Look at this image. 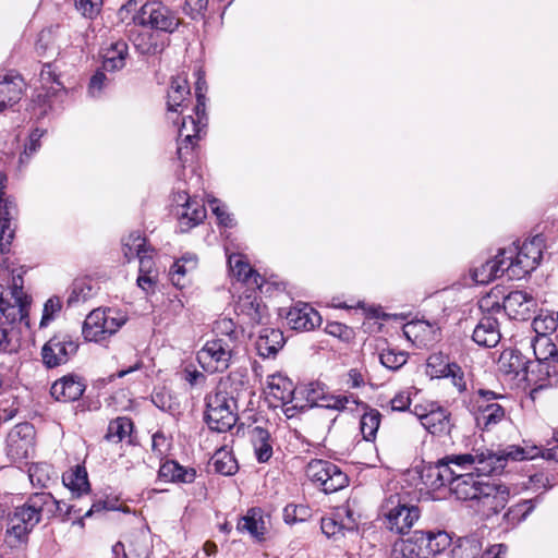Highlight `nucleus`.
<instances>
[{"label":"nucleus","mask_w":558,"mask_h":558,"mask_svg":"<svg viewBox=\"0 0 558 558\" xmlns=\"http://www.w3.org/2000/svg\"><path fill=\"white\" fill-rule=\"evenodd\" d=\"M539 452L541 450L537 447L508 446L505 449L494 451L481 446L473 447L470 452L449 454L444 459L445 463L449 464L457 473L474 472L478 476H492L500 474L509 460L534 459Z\"/></svg>","instance_id":"f257e3e1"},{"label":"nucleus","mask_w":558,"mask_h":558,"mask_svg":"<svg viewBox=\"0 0 558 558\" xmlns=\"http://www.w3.org/2000/svg\"><path fill=\"white\" fill-rule=\"evenodd\" d=\"M444 481H450V492L459 500H476L483 509L498 513L508 504L509 487L497 482L483 480L474 472L457 473L456 470L440 469Z\"/></svg>","instance_id":"f03ea898"},{"label":"nucleus","mask_w":558,"mask_h":558,"mask_svg":"<svg viewBox=\"0 0 558 558\" xmlns=\"http://www.w3.org/2000/svg\"><path fill=\"white\" fill-rule=\"evenodd\" d=\"M61 504L50 493H35L27 501L8 514L4 542L10 548L26 545L34 527L43 515H56Z\"/></svg>","instance_id":"7ed1b4c3"},{"label":"nucleus","mask_w":558,"mask_h":558,"mask_svg":"<svg viewBox=\"0 0 558 558\" xmlns=\"http://www.w3.org/2000/svg\"><path fill=\"white\" fill-rule=\"evenodd\" d=\"M235 377V374H230L221 379L217 390L206 399V422L211 429L219 433L231 429L238 420L235 410L239 392L236 387L233 388Z\"/></svg>","instance_id":"20e7f679"},{"label":"nucleus","mask_w":558,"mask_h":558,"mask_svg":"<svg viewBox=\"0 0 558 558\" xmlns=\"http://www.w3.org/2000/svg\"><path fill=\"white\" fill-rule=\"evenodd\" d=\"M544 247V236L536 234L522 244L513 243L499 250L500 256L506 259L507 277L511 280H518L535 270L542 260Z\"/></svg>","instance_id":"39448f33"},{"label":"nucleus","mask_w":558,"mask_h":558,"mask_svg":"<svg viewBox=\"0 0 558 558\" xmlns=\"http://www.w3.org/2000/svg\"><path fill=\"white\" fill-rule=\"evenodd\" d=\"M10 270L8 258L2 254L0 256V282L10 280ZM10 299L3 298V286L0 283V313L8 323L26 322L28 317V308L31 300L23 291V279L19 276L11 278Z\"/></svg>","instance_id":"423d86ee"},{"label":"nucleus","mask_w":558,"mask_h":558,"mask_svg":"<svg viewBox=\"0 0 558 558\" xmlns=\"http://www.w3.org/2000/svg\"><path fill=\"white\" fill-rule=\"evenodd\" d=\"M449 543V536L444 531H415L409 538L393 543L390 558H418L425 551L436 554Z\"/></svg>","instance_id":"0eeeda50"},{"label":"nucleus","mask_w":558,"mask_h":558,"mask_svg":"<svg viewBox=\"0 0 558 558\" xmlns=\"http://www.w3.org/2000/svg\"><path fill=\"white\" fill-rule=\"evenodd\" d=\"M126 322L128 315L118 308H96L86 316L82 333L87 341H104L114 335Z\"/></svg>","instance_id":"6e6552de"},{"label":"nucleus","mask_w":558,"mask_h":558,"mask_svg":"<svg viewBox=\"0 0 558 558\" xmlns=\"http://www.w3.org/2000/svg\"><path fill=\"white\" fill-rule=\"evenodd\" d=\"M381 514L390 531L403 534L418 520L420 510L416 506H409L399 494H393L384 500Z\"/></svg>","instance_id":"1a4fd4ad"},{"label":"nucleus","mask_w":558,"mask_h":558,"mask_svg":"<svg viewBox=\"0 0 558 558\" xmlns=\"http://www.w3.org/2000/svg\"><path fill=\"white\" fill-rule=\"evenodd\" d=\"M505 399V396L490 390H477L472 399V411L476 425L483 429H490L500 423L505 418L506 412L498 400Z\"/></svg>","instance_id":"9d476101"},{"label":"nucleus","mask_w":558,"mask_h":558,"mask_svg":"<svg viewBox=\"0 0 558 558\" xmlns=\"http://www.w3.org/2000/svg\"><path fill=\"white\" fill-rule=\"evenodd\" d=\"M234 349L231 338H215L197 352V361L206 372L221 373L229 367Z\"/></svg>","instance_id":"9b49d317"},{"label":"nucleus","mask_w":558,"mask_h":558,"mask_svg":"<svg viewBox=\"0 0 558 558\" xmlns=\"http://www.w3.org/2000/svg\"><path fill=\"white\" fill-rule=\"evenodd\" d=\"M305 473L326 494L338 492L348 485V476L330 461L312 460L307 463Z\"/></svg>","instance_id":"f8f14e48"},{"label":"nucleus","mask_w":558,"mask_h":558,"mask_svg":"<svg viewBox=\"0 0 558 558\" xmlns=\"http://www.w3.org/2000/svg\"><path fill=\"white\" fill-rule=\"evenodd\" d=\"M137 20L142 26L166 33H173L181 24L177 13L160 1H148L142 5Z\"/></svg>","instance_id":"ddd939ff"},{"label":"nucleus","mask_w":558,"mask_h":558,"mask_svg":"<svg viewBox=\"0 0 558 558\" xmlns=\"http://www.w3.org/2000/svg\"><path fill=\"white\" fill-rule=\"evenodd\" d=\"M35 429L29 423L14 426L7 439L8 454L14 461L28 459L34 452Z\"/></svg>","instance_id":"4468645a"},{"label":"nucleus","mask_w":558,"mask_h":558,"mask_svg":"<svg viewBox=\"0 0 558 558\" xmlns=\"http://www.w3.org/2000/svg\"><path fill=\"white\" fill-rule=\"evenodd\" d=\"M77 344L66 337H52L41 349L44 364L49 367H57L68 362L71 355L77 351Z\"/></svg>","instance_id":"2eb2a0df"},{"label":"nucleus","mask_w":558,"mask_h":558,"mask_svg":"<svg viewBox=\"0 0 558 558\" xmlns=\"http://www.w3.org/2000/svg\"><path fill=\"white\" fill-rule=\"evenodd\" d=\"M174 201L179 204L177 211L181 232H186L199 225L206 218V208L196 199H192L185 192H179Z\"/></svg>","instance_id":"dca6fc26"},{"label":"nucleus","mask_w":558,"mask_h":558,"mask_svg":"<svg viewBox=\"0 0 558 558\" xmlns=\"http://www.w3.org/2000/svg\"><path fill=\"white\" fill-rule=\"evenodd\" d=\"M204 126L201 120H196L193 116L183 118L179 129V141L177 155L179 160L184 165L190 160L193 155L195 141L199 138V133Z\"/></svg>","instance_id":"f3484780"},{"label":"nucleus","mask_w":558,"mask_h":558,"mask_svg":"<svg viewBox=\"0 0 558 558\" xmlns=\"http://www.w3.org/2000/svg\"><path fill=\"white\" fill-rule=\"evenodd\" d=\"M306 400L312 407L316 405L339 412L348 409L349 404H359L357 399L353 395L327 393L318 385H311L306 389Z\"/></svg>","instance_id":"a211bd4d"},{"label":"nucleus","mask_w":558,"mask_h":558,"mask_svg":"<svg viewBox=\"0 0 558 558\" xmlns=\"http://www.w3.org/2000/svg\"><path fill=\"white\" fill-rule=\"evenodd\" d=\"M234 311L243 324L252 327L263 324L266 318V306L262 300L252 294L241 295Z\"/></svg>","instance_id":"6ab92c4d"},{"label":"nucleus","mask_w":558,"mask_h":558,"mask_svg":"<svg viewBox=\"0 0 558 558\" xmlns=\"http://www.w3.org/2000/svg\"><path fill=\"white\" fill-rule=\"evenodd\" d=\"M25 89V82L19 74H0V112L17 104Z\"/></svg>","instance_id":"aec40b11"},{"label":"nucleus","mask_w":558,"mask_h":558,"mask_svg":"<svg viewBox=\"0 0 558 558\" xmlns=\"http://www.w3.org/2000/svg\"><path fill=\"white\" fill-rule=\"evenodd\" d=\"M504 310L510 318L525 320L536 306L532 295L524 291H512L504 299Z\"/></svg>","instance_id":"412c9836"},{"label":"nucleus","mask_w":558,"mask_h":558,"mask_svg":"<svg viewBox=\"0 0 558 558\" xmlns=\"http://www.w3.org/2000/svg\"><path fill=\"white\" fill-rule=\"evenodd\" d=\"M527 364L529 360L515 349L504 350L498 360L499 371L519 380L527 379Z\"/></svg>","instance_id":"4be33fe9"},{"label":"nucleus","mask_w":558,"mask_h":558,"mask_svg":"<svg viewBox=\"0 0 558 558\" xmlns=\"http://www.w3.org/2000/svg\"><path fill=\"white\" fill-rule=\"evenodd\" d=\"M402 331L418 348L432 345L438 338V328L426 320L410 322L403 326Z\"/></svg>","instance_id":"5701e85b"},{"label":"nucleus","mask_w":558,"mask_h":558,"mask_svg":"<svg viewBox=\"0 0 558 558\" xmlns=\"http://www.w3.org/2000/svg\"><path fill=\"white\" fill-rule=\"evenodd\" d=\"M287 320L292 329L307 331L319 326L322 317L308 304L299 303L288 312Z\"/></svg>","instance_id":"b1692460"},{"label":"nucleus","mask_w":558,"mask_h":558,"mask_svg":"<svg viewBox=\"0 0 558 558\" xmlns=\"http://www.w3.org/2000/svg\"><path fill=\"white\" fill-rule=\"evenodd\" d=\"M472 339L481 347H496L501 339L497 319L492 316H484L481 318L473 330Z\"/></svg>","instance_id":"393cba45"},{"label":"nucleus","mask_w":558,"mask_h":558,"mask_svg":"<svg viewBox=\"0 0 558 558\" xmlns=\"http://www.w3.org/2000/svg\"><path fill=\"white\" fill-rule=\"evenodd\" d=\"M421 424L433 435L442 436L448 435L451 430L452 424L450 421V413L435 404L430 405L428 414L421 415Z\"/></svg>","instance_id":"a878e982"},{"label":"nucleus","mask_w":558,"mask_h":558,"mask_svg":"<svg viewBox=\"0 0 558 558\" xmlns=\"http://www.w3.org/2000/svg\"><path fill=\"white\" fill-rule=\"evenodd\" d=\"M505 268L506 259L500 256L499 252L494 259L471 269V277L476 283L486 284L504 275L507 276Z\"/></svg>","instance_id":"bb28decb"},{"label":"nucleus","mask_w":558,"mask_h":558,"mask_svg":"<svg viewBox=\"0 0 558 558\" xmlns=\"http://www.w3.org/2000/svg\"><path fill=\"white\" fill-rule=\"evenodd\" d=\"M84 385L72 376H65L56 380L50 389L51 396L62 402L77 400L84 392Z\"/></svg>","instance_id":"cd10ccee"},{"label":"nucleus","mask_w":558,"mask_h":558,"mask_svg":"<svg viewBox=\"0 0 558 558\" xmlns=\"http://www.w3.org/2000/svg\"><path fill=\"white\" fill-rule=\"evenodd\" d=\"M189 96L190 86L186 77L182 75L173 77L167 96L168 110L172 112H183Z\"/></svg>","instance_id":"c85d7f7f"},{"label":"nucleus","mask_w":558,"mask_h":558,"mask_svg":"<svg viewBox=\"0 0 558 558\" xmlns=\"http://www.w3.org/2000/svg\"><path fill=\"white\" fill-rule=\"evenodd\" d=\"M126 542L130 558L149 557L153 549L149 530L142 527L131 532Z\"/></svg>","instance_id":"c756f323"},{"label":"nucleus","mask_w":558,"mask_h":558,"mask_svg":"<svg viewBox=\"0 0 558 558\" xmlns=\"http://www.w3.org/2000/svg\"><path fill=\"white\" fill-rule=\"evenodd\" d=\"M236 529L239 532L250 534L257 541L264 539L267 529L262 510L258 508L250 509L247 513L239 520Z\"/></svg>","instance_id":"7c9ffc66"},{"label":"nucleus","mask_w":558,"mask_h":558,"mask_svg":"<svg viewBox=\"0 0 558 558\" xmlns=\"http://www.w3.org/2000/svg\"><path fill=\"white\" fill-rule=\"evenodd\" d=\"M158 475L169 482L190 484L196 478V470L185 468L174 460H168L160 465Z\"/></svg>","instance_id":"2f4dec72"},{"label":"nucleus","mask_w":558,"mask_h":558,"mask_svg":"<svg viewBox=\"0 0 558 558\" xmlns=\"http://www.w3.org/2000/svg\"><path fill=\"white\" fill-rule=\"evenodd\" d=\"M460 371L457 364H450L445 362L441 354H433L427 359V373L432 377H449L452 376L454 385L460 391L465 388V384L462 383V378L459 377V381H456L457 373Z\"/></svg>","instance_id":"473e14b6"},{"label":"nucleus","mask_w":558,"mask_h":558,"mask_svg":"<svg viewBox=\"0 0 558 558\" xmlns=\"http://www.w3.org/2000/svg\"><path fill=\"white\" fill-rule=\"evenodd\" d=\"M283 342V335L279 329L264 328L256 341V348L259 355L269 357L282 348Z\"/></svg>","instance_id":"72a5a7b5"},{"label":"nucleus","mask_w":558,"mask_h":558,"mask_svg":"<svg viewBox=\"0 0 558 558\" xmlns=\"http://www.w3.org/2000/svg\"><path fill=\"white\" fill-rule=\"evenodd\" d=\"M529 345L538 362L558 364V349L550 337H532Z\"/></svg>","instance_id":"f704fd0d"},{"label":"nucleus","mask_w":558,"mask_h":558,"mask_svg":"<svg viewBox=\"0 0 558 558\" xmlns=\"http://www.w3.org/2000/svg\"><path fill=\"white\" fill-rule=\"evenodd\" d=\"M267 389L269 396L281 402L290 401L294 393L293 383L281 374H272L267 377Z\"/></svg>","instance_id":"c9c22d12"},{"label":"nucleus","mask_w":558,"mask_h":558,"mask_svg":"<svg viewBox=\"0 0 558 558\" xmlns=\"http://www.w3.org/2000/svg\"><path fill=\"white\" fill-rule=\"evenodd\" d=\"M128 45L123 40L112 43L104 53L102 68L106 71L121 70L125 65Z\"/></svg>","instance_id":"e433bc0d"},{"label":"nucleus","mask_w":558,"mask_h":558,"mask_svg":"<svg viewBox=\"0 0 558 558\" xmlns=\"http://www.w3.org/2000/svg\"><path fill=\"white\" fill-rule=\"evenodd\" d=\"M197 258L195 255H186L177 260L170 269L172 283L178 288L186 284L185 276L196 269Z\"/></svg>","instance_id":"4c0bfd02"},{"label":"nucleus","mask_w":558,"mask_h":558,"mask_svg":"<svg viewBox=\"0 0 558 558\" xmlns=\"http://www.w3.org/2000/svg\"><path fill=\"white\" fill-rule=\"evenodd\" d=\"M97 287L90 278H78L72 283L71 291L68 298V304L73 305L80 302H85L96 294Z\"/></svg>","instance_id":"58836bf2"},{"label":"nucleus","mask_w":558,"mask_h":558,"mask_svg":"<svg viewBox=\"0 0 558 558\" xmlns=\"http://www.w3.org/2000/svg\"><path fill=\"white\" fill-rule=\"evenodd\" d=\"M232 275L240 281L258 284L259 275L239 254H232L228 258Z\"/></svg>","instance_id":"ea45409f"},{"label":"nucleus","mask_w":558,"mask_h":558,"mask_svg":"<svg viewBox=\"0 0 558 558\" xmlns=\"http://www.w3.org/2000/svg\"><path fill=\"white\" fill-rule=\"evenodd\" d=\"M482 553V543L475 536L459 538L453 546L452 558H478Z\"/></svg>","instance_id":"a19ab883"},{"label":"nucleus","mask_w":558,"mask_h":558,"mask_svg":"<svg viewBox=\"0 0 558 558\" xmlns=\"http://www.w3.org/2000/svg\"><path fill=\"white\" fill-rule=\"evenodd\" d=\"M211 464L217 473L227 476L233 475L239 469L233 454L225 448L216 450L211 457Z\"/></svg>","instance_id":"79ce46f5"},{"label":"nucleus","mask_w":558,"mask_h":558,"mask_svg":"<svg viewBox=\"0 0 558 558\" xmlns=\"http://www.w3.org/2000/svg\"><path fill=\"white\" fill-rule=\"evenodd\" d=\"M133 423L129 417L119 416L110 421L105 438L111 442H120L131 435Z\"/></svg>","instance_id":"37998d69"},{"label":"nucleus","mask_w":558,"mask_h":558,"mask_svg":"<svg viewBox=\"0 0 558 558\" xmlns=\"http://www.w3.org/2000/svg\"><path fill=\"white\" fill-rule=\"evenodd\" d=\"M133 44L142 54H157L163 49V44L158 40V35L150 32H142L135 35Z\"/></svg>","instance_id":"c03bdc74"},{"label":"nucleus","mask_w":558,"mask_h":558,"mask_svg":"<svg viewBox=\"0 0 558 558\" xmlns=\"http://www.w3.org/2000/svg\"><path fill=\"white\" fill-rule=\"evenodd\" d=\"M124 257L130 262L141 253L150 252L151 250L146 245V239L137 231L132 232L128 238L122 241Z\"/></svg>","instance_id":"a18cd8bd"},{"label":"nucleus","mask_w":558,"mask_h":558,"mask_svg":"<svg viewBox=\"0 0 558 558\" xmlns=\"http://www.w3.org/2000/svg\"><path fill=\"white\" fill-rule=\"evenodd\" d=\"M62 480L64 485L78 496L89 489L87 472L84 468L76 466L75 470L65 473Z\"/></svg>","instance_id":"49530a36"},{"label":"nucleus","mask_w":558,"mask_h":558,"mask_svg":"<svg viewBox=\"0 0 558 558\" xmlns=\"http://www.w3.org/2000/svg\"><path fill=\"white\" fill-rule=\"evenodd\" d=\"M381 414L376 409L366 411L360 422L361 433L367 441L374 440L380 425Z\"/></svg>","instance_id":"de8ad7c7"},{"label":"nucleus","mask_w":558,"mask_h":558,"mask_svg":"<svg viewBox=\"0 0 558 558\" xmlns=\"http://www.w3.org/2000/svg\"><path fill=\"white\" fill-rule=\"evenodd\" d=\"M254 434V448L256 458L258 462H267L272 456V447L269 444V433L264 428L256 427Z\"/></svg>","instance_id":"09e8293b"},{"label":"nucleus","mask_w":558,"mask_h":558,"mask_svg":"<svg viewBox=\"0 0 558 558\" xmlns=\"http://www.w3.org/2000/svg\"><path fill=\"white\" fill-rule=\"evenodd\" d=\"M36 52L41 57H53L59 54V46L56 45L54 33L51 28L39 33L36 41Z\"/></svg>","instance_id":"8fccbe9b"},{"label":"nucleus","mask_w":558,"mask_h":558,"mask_svg":"<svg viewBox=\"0 0 558 558\" xmlns=\"http://www.w3.org/2000/svg\"><path fill=\"white\" fill-rule=\"evenodd\" d=\"M408 353L392 348L384 349L379 354L383 366L390 371L400 369L408 361Z\"/></svg>","instance_id":"3c124183"},{"label":"nucleus","mask_w":558,"mask_h":558,"mask_svg":"<svg viewBox=\"0 0 558 558\" xmlns=\"http://www.w3.org/2000/svg\"><path fill=\"white\" fill-rule=\"evenodd\" d=\"M531 327L535 332L534 337H550L558 327V317L541 314L533 319Z\"/></svg>","instance_id":"603ef678"},{"label":"nucleus","mask_w":558,"mask_h":558,"mask_svg":"<svg viewBox=\"0 0 558 558\" xmlns=\"http://www.w3.org/2000/svg\"><path fill=\"white\" fill-rule=\"evenodd\" d=\"M344 530L352 531L353 525H345L344 521H341L336 514L322 519V531L327 537L343 535Z\"/></svg>","instance_id":"864d4df0"},{"label":"nucleus","mask_w":558,"mask_h":558,"mask_svg":"<svg viewBox=\"0 0 558 558\" xmlns=\"http://www.w3.org/2000/svg\"><path fill=\"white\" fill-rule=\"evenodd\" d=\"M311 517V510L304 505L290 504L283 509V520L287 524L303 522Z\"/></svg>","instance_id":"5fc2aeb1"},{"label":"nucleus","mask_w":558,"mask_h":558,"mask_svg":"<svg viewBox=\"0 0 558 558\" xmlns=\"http://www.w3.org/2000/svg\"><path fill=\"white\" fill-rule=\"evenodd\" d=\"M102 0H74L75 9L87 19H95L101 11Z\"/></svg>","instance_id":"6e6d98bb"},{"label":"nucleus","mask_w":558,"mask_h":558,"mask_svg":"<svg viewBox=\"0 0 558 558\" xmlns=\"http://www.w3.org/2000/svg\"><path fill=\"white\" fill-rule=\"evenodd\" d=\"M214 331L217 338H231L233 340V347L238 344V333L235 331V325L232 319L222 318L215 323Z\"/></svg>","instance_id":"4d7b16f0"},{"label":"nucleus","mask_w":558,"mask_h":558,"mask_svg":"<svg viewBox=\"0 0 558 558\" xmlns=\"http://www.w3.org/2000/svg\"><path fill=\"white\" fill-rule=\"evenodd\" d=\"M440 469L453 470L452 468L449 466V464L445 463L444 458L441 460H439L435 466L429 468L427 470L426 477H427L429 485L433 488H440L442 486L450 487V481H444L440 476H438V472L440 471Z\"/></svg>","instance_id":"13d9d810"},{"label":"nucleus","mask_w":558,"mask_h":558,"mask_svg":"<svg viewBox=\"0 0 558 558\" xmlns=\"http://www.w3.org/2000/svg\"><path fill=\"white\" fill-rule=\"evenodd\" d=\"M208 0H185L184 11L193 20L204 16Z\"/></svg>","instance_id":"bf43d9fd"},{"label":"nucleus","mask_w":558,"mask_h":558,"mask_svg":"<svg viewBox=\"0 0 558 558\" xmlns=\"http://www.w3.org/2000/svg\"><path fill=\"white\" fill-rule=\"evenodd\" d=\"M43 136V132L35 130L29 136V144L25 147L24 151L21 154L20 161L26 162L33 154H35L39 147V138Z\"/></svg>","instance_id":"052dcab7"},{"label":"nucleus","mask_w":558,"mask_h":558,"mask_svg":"<svg viewBox=\"0 0 558 558\" xmlns=\"http://www.w3.org/2000/svg\"><path fill=\"white\" fill-rule=\"evenodd\" d=\"M28 476L33 485H38L40 487L46 486V483L49 481V475L45 471V468L38 464L29 468Z\"/></svg>","instance_id":"680f3d73"},{"label":"nucleus","mask_w":558,"mask_h":558,"mask_svg":"<svg viewBox=\"0 0 558 558\" xmlns=\"http://www.w3.org/2000/svg\"><path fill=\"white\" fill-rule=\"evenodd\" d=\"M40 82L43 87H47L48 84H57L58 86H61L50 62L44 63L40 71Z\"/></svg>","instance_id":"e2e57ef3"},{"label":"nucleus","mask_w":558,"mask_h":558,"mask_svg":"<svg viewBox=\"0 0 558 558\" xmlns=\"http://www.w3.org/2000/svg\"><path fill=\"white\" fill-rule=\"evenodd\" d=\"M391 409L393 411H405L410 404L411 399L410 395L407 391H400L398 392L390 401Z\"/></svg>","instance_id":"0e129e2a"},{"label":"nucleus","mask_w":558,"mask_h":558,"mask_svg":"<svg viewBox=\"0 0 558 558\" xmlns=\"http://www.w3.org/2000/svg\"><path fill=\"white\" fill-rule=\"evenodd\" d=\"M61 310V303L58 298L49 299L44 306V315L41 319V325L45 324L46 320H49L53 317L56 313Z\"/></svg>","instance_id":"69168bd1"},{"label":"nucleus","mask_w":558,"mask_h":558,"mask_svg":"<svg viewBox=\"0 0 558 558\" xmlns=\"http://www.w3.org/2000/svg\"><path fill=\"white\" fill-rule=\"evenodd\" d=\"M210 207L221 225H223L225 227L232 226V219L230 215L227 213L225 206L219 205L217 201H213L210 203Z\"/></svg>","instance_id":"338daca9"},{"label":"nucleus","mask_w":558,"mask_h":558,"mask_svg":"<svg viewBox=\"0 0 558 558\" xmlns=\"http://www.w3.org/2000/svg\"><path fill=\"white\" fill-rule=\"evenodd\" d=\"M326 332L338 338H345L349 335V329L345 325L337 322L328 323L325 328Z\"/></svg>","instance_id":"774afa93"}]
</instances>
